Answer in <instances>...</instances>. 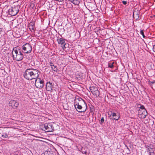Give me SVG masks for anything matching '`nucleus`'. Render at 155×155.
I'll return each instance as SVG.
<instances>
[{
	"label": "nucleus",
	"instance_id": "obj_1",
	"mask_svg": "<svg viewBox=\"0 0 155 155\" xmlns=\"http://www.w3.org/2000/svg\"><path fill=\"white\" fill-rule=\"evenodd\" d=\"M39 71L33 68L27 69L23 74L24 77L28 80H31L38 78Z\"/></svg>",
	"mask_w": 155,
	"mask_h": 155
},
{
	"label": "nucleus",
	"instance_id": "obj_2",
	"mask_svg": "<svg viewBox=\"0 0 155 155\" xmlns=\"http://www.w3.org/2000/svg\"><path fill=\"white\" fill-rule=\"evenodd\" d=\"M74 107L79 112H85L87 108V105L85 101L81 98L77 99L75 101Z\"/></svg>",
	"mask_w": 155,
	"mask_h": 155
},
{
	"label": "nucleus",
	"instance_id": "obj_3",
	"mask_svg": "<svg viewBox=\"0 0 155 155\" xmlns=\"http://www.w3.org/2000/svg\"><path fill=\"white\" fill-rule=\"evenodd\" d=\"M12 54L13 58L18 61L21 60L23 58V55L21 52L20 51L18 52L15 48H13Z\"/></svg>",
	"mask_w": 155,
	"mask_h": 155
},
{
	"label": "nucleus",
	"instance_id": "obj_4",
	"mask_svg": "<svg viewBox=\"0 0 155 155\" xmlns=\"http://www.w3.org/2000/svg\"><path fill=\"white\" fill-rule=\"evenodd\" d=\"M23 52L25 53L28 54L31 52L32 51V47L29 43H26L22 46Z\"/></svg>",
	"mask_w": 155,
	"mask_h": 155
},
{
	"label": "nucleus",
	"instance_id": "obj_5",
	"mask_svg": "<svg viewBox=\"0 0 155 155\" xmlns=\"http://www.w3.org/2000/svg\"><path fill=\"white\" fill-rule=\"evenodd\" d=\"M35 79V84L36 87L38 88H42L44 86V80L38 78Z\"/></svg>",
	"mask_w": 155,
	"mask_h": 155
},
{
	"label": "nucleus",
	"instance_id": "obj_6",
	"mask_svg": "<svg viewBox=\"0 0 155 155\" xmlns=\"http://www.w3.org/2000/svg\"><path fill=\"white\" fill-rule=\"evenodd\" d=\"M138 117L141 119H143L147 115V113L146 110H138Z\"/></svg>",
	"mask_w": 155,
	"mask_h": 155
},
{
	"label": "nucleus",
	"instance_id": "obj_7",
	"mask_svg": "<svg viewBox=\"0 0 155 155\" xmlns=\"http://www.w3.org/2000/svg\"><path fill=\"white\" fill-rule=\"evenodd\" d=\"M18 8L17 7H12L8 10V12L9 15L12 16L15 15L18 12Z\"/></svg>",
	"mask_w": 155,
	"mask_h": 155
},
{
	"label": "nucleus",
	"instance_id": "obj_8",
	"mask_svg": "<svg viewBox=\"0 0 155 155\" xmlns=\"http://www.w3.org/2000/svg\"><path fill=\"white\" fill-rule=\"evenodd\" d=\"M44 128L47 132H52L54 130V127L51 123H45L44 125Z\"/></svg>",
	"mask_w": 155,
	"mask_h": 155
},
{
	"label": "nucleus",
	"instance_id": "obj_9",
	"mask_svg": "<svg viewBox=\"0 0 155 155\" xmlns=\"http://www.w3.org/2000/svg\"><path fill=\"white\" fill-rule=\"evenodd\" d=\"M57 41L59 44L62 45V48L64 50L65 49L67 46H68V45L65 43L64 39L62 38L57 39Z\"/></svg>",
	"mask_w": 155,
	"mask_h": 155
},
{
	"label": "nucleus",
	"instance_id": "obj_10",
	"mask_svg": "<svg viewBox=\"0 0 155 155\" xmlns=\"http://www.w3.org/2000/svg\"><path fill=\"white\" fill-rule=\"evenodd\" d=\"M18 105V103L15 100L11 101L9 103V106H11L14 108L17 107Z\"/></svg>",
	"mask_w": 155,
	"mask_h": 155
},
{
	"label": "nucleus",
	"instance_id": "obj_11",
	"mask_svg": "<svg viewBox=\"0 0 155 155\" xmlns=\"http://www.w3.org/2000/svg\"><path fill=\"white\" fill-rule=\"evenodd\" d=\"M53 87V85L50 82H48L46 84V89L48 91H51Z\"/></svg>",
	"mask_w": 155,
	"mask_h": 155
},
{
	"label": "nucleus",
	"instance_id": "obj_12",
	"mask_svg": "<svg viewBox=\"0 0 155 155\" xmlns=\"http://www.w3.org/2000/svg\"><path fill=\"white\" fill-rule=\"evenodd\" d=\"M35 22L34 21H32L29 24V28L30 30L33 31H35Z\"/></svg>",
	"mask_w": 155,
	"mask_h": 155
},
{
	"label": "nucleus",
	"instance_id": "obj_13",
	"mask_svg": "<svg viewBox=\"0 0 155 155\" xmlns=\"http://www.w3.org/2000/svg\"><path fill=\"white\" fill-rule=\"evenodd\" d=\"M50 66L51 67V68L54 71H56L57 72L58 71V69L55 66H54L53 64L51 62H50Z\"/></svg>",
	"mask_w": 155,
	"mask_h": 155
},
{
	"label": "nucleus",
	"instance_id": "obj_14",
	"mask_svg": "<svg viewBox=\"0 0 155 155\" xmlns=\"http://www.w3.org/2000/svg\"><path fill=\"white\" fill-rule=\"evenodd\" d=\"M69 1L72 3L76 5H78L80 3V0H68Z\"/></svg>",
	"mask_w": 155,
	"mask_h": 155
},
{
	"label": "nucleus",
	"instance_id": "obj_15",
	"mask_svg": "<svg viewBox=\"0 0 155 155\" xmlns=\"http://www.w3.org/2000/svg\"><path fill=\"white\" fill-rule=\"evenodd\" d=\"M92 94L96 96V97H98L100 95V92L99 91H98L97 89L96 90L93 92Z\"/></svg>",
	"mask_w": 155,
	"mask_h": 155
},
{
	"label": "nucleus",
	"instance_id": "obj_16",
	"mask_svg": "<svg viewBox=\"0 0 155 155\" xmlns=\"http://www.w3.org/2000/svg\"><path fill=\"white\" fill-rule=\"evenodd\" d=\"M109 117L110 118V119L111 120H117L120 118L119 117H114L113 116H112V115L111 114V115H110Z\"/></svg>",
	"mask_w": 155,
	"mask_h": 155
},
{
	"label": "nucleus",
	"instance_id": "obj_17",
	"mask_svg": "<svg viewBox=\"0 0 155 155\" xmlns=\"http://www.w3.org/2000/svg\"><path fill=\"white\" fill-rule=\"evenodd\" d=\"M137 107L138 108H139L140 109L138 110H146L144 108V106L143 105H141V104H138Z\"/></svg>",
	"mask_w": 155,
	"mask_h": 155
},
{
	"label": "nucleus",
	"instance_id": "obj_18",
	"mask_svg": "<svg viewBox=\"0 0 155 155\" xmlns=\"http://www.w3.org/2000/svg\"><path fill=\"white\" fill-rule=\"evenodd\" d=\"M44 155H53V153L52 151H47L44 153Z\"/></svg>",
	"mask_w": 155,
	"mask_h": 155
},
{
	"label": "nucleus",
	"instance_id": "obj_19",
	"mask_svg": "<svg viewBox=\"0 0 155 155\" xmlns=\"http://www.w3.org/2000/svg\"><path fill=\"white\" fill-rule=\"evenodd\" d=\"M97 88L96 87L94 86H91L90 87V89L92 93L94 91H95L96 90Z\"/></svg>",
	"mask_w": 155,
	"mask_h": 155
},
{
	"label": "nucleus",
	"instance_id": "obj_20",
	"mask_svg": "<svg viewBox=\"0 0 155 155\" xmlns=\"http://www.w3.org/2000/svg\"><path fill=\"white\" fill-rule=\"evenodd\" d=\"M114 62H113L112 63H109L108 64V67L111 68H113L114 67Z\"/></svg>",
	"mask_w": 155,
	"mask_h": 155
},
{
	"label": "nucleus",
	"instance_id": "obj_21",
	"mask_svg": "<svg viewBox=\"0 0 155 155\" xmlns=\"http://www.w3.org/2000/svg\"><path fill=\"white\" fill-rule=\"evenodd\" d=\"M104 118L103 117H102L101 120V122H100V124H103L104 123Z\"/></svg>",
	"mask_w": 155,
	"mask_h": 155
},
{
	"label": "nucleus",
	"instance_id": "obj_22",
	"mask_svg": "<svg viewBox=\"0 0 155 155\" xmlns=\"http://www.w3.org/2000/svg\"><path fill=\"white\" fill-rule=\"evenodd\" d=\"M140 33L141 35H142L143 38H144L145 37V36L144 34L143 30H141L140 31Z\"/></svg>",
	"mask_w": 155,
	"mask_h": 155
},
{
	"label": "nucleus",
	"instance_id": "obj_23",
	"mask_svg": "<svg viewBox=\"0 0 155 155\" xmlns=\"http://www.w3.org/2000/svg\"><path fill=\"white\" fill-rule=\"evenodd\" d=\"M2 137L3 138H7L8 137V135L6 134L2 135Z\"/></svg>",
	"mask_w": 155,
	"mask_h": 155
},
{
	"label": "nucleus",
	"instance_id": "obj_24",
	"mask_svg": "<svg viewBox=\"0 0 155 155\" xmlns=\"http://www.w3.org/2000/svg\"><path fill=\"white\" fill-rule=\"evenodd\" d=\"M112 115V116H113L114 117H119L118 116H117L116 114L115 113H111Z\"/></svg>",
	"mask_w": 155,
	"mask_h": 155
},
{
	"label": "nucleus",
	"instance_id": "obj_25",
	"mask_svg": "<svg viewBox=\"0 0 155 155\" xmlns=\"http://www.w3.org/2000/svg\"><path fill=\"white\" fill-rule=\"evenodd\" d=\"M81 150V152L85 154H87V152L86 151L83 150V149H82Z\"/></svg>",
	"mask_w": 155,
	"mask_h": 155
},
{
	"label": "nucleus",
	"instance_id": "obj_26",
	"mask_svg": "<svg viewBox=\"0 0 155 155\" xmlns=\"http://www.w3.org/2000/svg\"><path fill=\"white\" fill-rule=\"evenodd\" d=\"M122 3L124 5H125L127 4V2L126 1H122Z\"/></svg>",
	"mask_w": 155,
	"mask_h": 155
},
{
	"label": "nucleus",
	"instance_id": "obj_27",
	"mask_svg": "<svg viewBox=\"0 0 155 155\" xmlns=\"http://www.w3.org/2000/svg\"><path fill=\"white\" fill-rule=\"evenodd\" d=\"M150 155H154V153L153 152H149Z\"/></svg>",
	"mask_w": 155,
	"mask_h": 155
},
{
	"label": "nucleus",
	"instance_id": "obj_28",
	"mask_svg": "<svg viewBox=\"0 0 155 155\" xmlns=\"http://www.w3.org/2000/svg\"><path fill=\"white\" fill-rule=\"evenodd\" d=\"M153 50L155 52V45L153 46Z\"/></svg>",
	"mask_w": 155,
	"mask_h": 155
},
{
	"label": "nucleus",
	"instance_id": "obj_29",
	"mask_svg": "<svg viewBox=\"0 0 155 155\" xmlns=\"http://www.w3.org/2000/svg\"><path fill=\"white\" fill-rule=\"evenodd\" d=\"M2 31V28H0V34L1 33Z\"/></svg>",
	"mask_w": 155,
	"mask_h": 155
},
{
	"label": "nucleus",
	"instance_id": "obj_30",
	"mask_svg": "<svg viewBox=\"0 0 155 155\" xmlns=\"http://www.w3.org/2000/svg\"><path fill=\"white\" fill-rule=\"evenodd\" d=\"M148 150H149V151H150V150L149 149V148H148Z\"/></svg>",
	"mask_w": 155,
	"mask_h": 155
},
{
	"label": "nucleus",
	"instance_id": "obj_31",
	"mask_svg": "<svg viewBox=\"0 0 155 155\" xmlns=\"http://www.w3.org/2000/svg\"><path fill=\"white\" fill-rule=\"evenodd\" d=\"M134 15V13H133V16Z\"/></svg>",
	"mask_w": 155,
	"mask_h": 155
}]
</instances>
